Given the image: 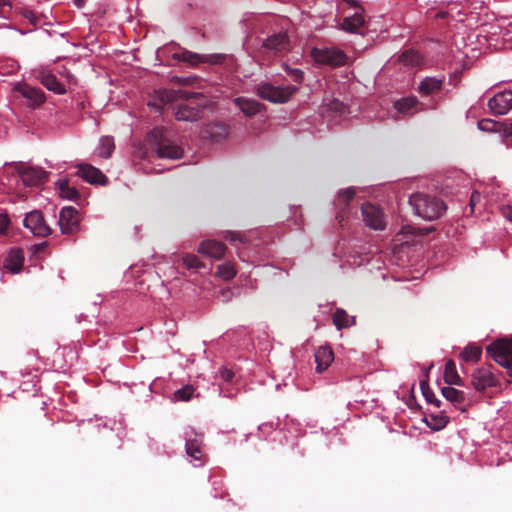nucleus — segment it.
Segmentation results:
<instances>
[{
    "label": "nucleus",
    "instance_id": "12",
    "mask_svg": "<svg viewBox=\"0 0 512 512\" xmlns=\"http://www.w3.org/2000/svg\"><path fill=\"white\" fill-rule=\"evenodd\" d=\"M77 175L84 181L92 185H107L108 178L101 172L100 169L88 163H81L77 165Z\"/></svg>",
    "mask_w": 512,
    "mask_h": 512
},
{
    "label": "nucleus",
    "instance_id": "44",
    "mask_svg": "<svg viewBox=\"0 0 512 512\" xmlns=\"http://www.w3.org/2000/svg\"><path fill=\"white\" fill-rule=\"evenodd\" d=\"M221 378L226 382H231L234 378V372L231 369L222 367L220 369Z\"/></svg>",
    "mask_w": 512,
    "mask_h": 512
},
{
    "label": "nucleus",
    "instance_id": "21",
    "mask_svg": "<svg viewBox=\"0 0 512 512\" xmlns=\"http://www.w3.org/2000/svg\"><path fill=\"white\" fill-rule=\"evenodd\" d=\"M202 442H203L202 436L194 434L193 438L189 437L186 439V444H185L187 455L190 458H192L193 460L199 461L200 462L199 465L202 464V459L204 456Z\"/></svg>",
    "mask_w": 512,
    "mask_h": 512
},
{
    "label": "nucleus",
    "instance_id": "40",
    "mask_svg": "<svg viewBox=\"0 0 512 512\" xmlns=\"http://www.w3.org/2000/svg\"><path fill=\"white\" fill-rule=\"evenodd\" d=\"M194 392V388L190 385H187L185 387H182L181 389H178L174 396L177 400L180 401H189L192 398Z\"/></svg>",
    "mask_w": 512,
    "mask_h": 512
},
{
    "label": "nucleus",
    "instance_id": "13",
    "mask_svg": "<svg viewBox=\"0 0 512 512\" xmlns=\"http://www.w3.org/2000/svg\"><path fill=\"white\" fill-rule=\"evenodd\" d=\"M490 111L495 115H504L512 110V90L496 94L488 101Z\"/></svg>",
    "mask_w": 512,
    "mask_h": 512
},
{
    "label": "nucleus",
    "instance_id": "1",
    "mask_svg": "<svg viewBox=\"0 0 512 512\" xmlns=\"http://www.w3.org/2000/svg\"><path fill=\"white\" fill-rule=\"evenodd\" d=\"M160 100L164 103L183 100L177 105L175 118L179 121H196L203 115L205 108V99L199 93H189L187 91L163 90L159 92Z\"/></svg>",
    "mask_w": 512,
    "mask_h": 512
},
{
    "label": "nucleus",
    "instance_id": "20",
    "mask_svg": "<svg viewBox=\"0 0 512 512\" xmlns=\"http://www.w3.org/2000/svg\"><path fill=\"white\" fill-rule=\"evenodd\" d=\"M316 372L322 373L333 362L334 354L330 347L322 346L315 351Z\"/></svg>",
    "mask_w": 512,
    "mask_h": 512
},
{
    "label": "nucleus",
    "instance_id": "19",
    "mask_svg": "<svg viewBox=\"0 0 512 512\" xmlns=\"http://www.w3.org/2000/svg\"><path fill=\"white\" fill-rule=\"evenodd\" d=\"M263 48L274 52H283L289 49V39L286 33H277L269 36L263 42Z\"/></svg>",
    "mask_w": 512,
    "mask_h": 512
},
{
    "label": "nucleus",
    "instance_id": "8",
    "mask_svg": "<svg viewBox=\"0 0 512 512\" xmlns=\"http://www.w3.org/2000/svg\"><path fill=\"white\" fill-rule=\"evenodd\" d=\"M59 227L63 234L75 233L79 228V213L72 206L63 207L59 214Z\"/></svg>",
    "mask_w": 512,
    "mask_h": 512
},
{
    "label": "nucleus",
    "instance_id": "43",
    "mask_svg": "<svg viewBox=\"0 0 512 512\" xmlns=\"http://www.w3.org/2000/svg\"><path fill=\"white\" fill-rule=\"evenodd\" d=\"M481 201V194L477 191H473L471 196H470V202H469V205H470V208H471V213L474 212V208L475 206L480 203Z\"/></svg>",
    "mask_w": 512,
    "mask_h": 512
},
{
    "label": "nucleus",
    "instance_id": "16",
    "mask_svg": "<svg viewBox=\"0 0 512 512\" xmlns=\"http://www.w3.org/2000/svg\"><path fill=\"white\" fill-rule=\"evenodd\" d=\"M354 196V188H347L338 193L337 199L335 200L334 204L338 209L336 219L340 224L345 220L347 216V210L349 209L350 202L353 200Z\"/></svg>",
    "mask_w": 512,
    "mask_h": 512
},
{
    "label": "nucleus",
    "instance_id": "36",
    "mask_svg": "<svg viewBox=\"0 0 512 512\" xmlns=\"http://www.w3.org/2000/svg\"><path fill=\"white\" fill-rule=\"evenodd\" d=\"M400 61L403 62L405 65L416 66L420 64L421 57L417 52L413 50H408L401 54Z\"/></svg>",
    "mask_w": 512,
    "mask_h": 512
},
{
    "label": "nucleus",
    "instance_id": "26",
    "mask_svg": "<svg viewBox=\"0 0 512 512\" xmlns=\"http://www.w3.org/2000/svg\"><path fill=\"white\" fill-rule=\"evenodd\" d=\"M419 104L416 97H407L396 101L394 107L399 113L410 115L418 111L417 107Z\"/></svg>",
    "mask_w": 512,
    "mask_h": 512
},
{
    "label": "nucleus",
    "instance_id": "3",
    "mask_svg": "<svg viewBox=\"0 0 512 512\" xmlns=\"http://www.w3.org/2000/svg\"><path fill=\"white\" fill-rule=\"evenodd\" d=\"M486 353L512 377V339H500L486 347Z\"/></svg>",
    "mask_w": 512,
    "mask_h": 512
},
{
    "label": "nucleus",
    "instance_id": "48",
    "mask_svg": "<svg viewBox=\"0 0 512 512\" xmlns=\"http://www.w3.org/2000/svg\"><path fill=\"white\" fill-rule=\"evenodd\" d=\"M505 217L512 222V206H509L504 211Z\"/></svg>",
    "mask_w": 512,
    "mask_h": 512
},
{
    "label": "nucleus",
    "instance_id": "22",
    "mask_svg": "<svg viewBox=\"0 0 512 512\" xmlns=\"http://www.w3.org/2000/svg\"><path fill=\"white\" fill-rule=\"evenodd\" d=\"M234 104L247 117H252V116L258 114L264 108V105L261 104L260 102L253 100V99H248L245 97L235 98Z\"/></svg>",
    "mask_w": 512,
    "mask_h": 512
},
{
    "label": "nucleus",
    "instance_id": "29",
    "mask_svg": "<svg viewBox=\"0 0 512 512\" xmlns=\"http://www.w3.org/2000/svg\"><path fill=\"white\" fill-rule=\"evenodd\" d=\"M443 84V79H438L434 77H426L419 84V92L425 95H430L435 91L441 89Z\"/></svg>",
    "mask_w": 512,
    "mask_h": 512
},
{
    "label": "nucleus",
    "instance_id": "32",
    "mask_svg": "<svg viewBox=\"0 0 512 512\" xmlns=\"http://www.w3.org/2000/svg\"><path fill=\"white\" fill-rule=\"evenodd\" d=\"M115 148L114 139L109 136L102 137L97 149L98 155L102 158H109Z\"/></svg>",
    "mask_w": 512,
    "mask_h": 512
},
{
    "label": "nucleus",
    "instance_id": "25",
    "mask_svg": "<svg viewBox=\"0 0 512 512\" xmlns=\"http://www.w3.org/2000/svg\"><path fill=\"white\" fill-rule=\"evenodd\" d=\"M332 320L338 330L349 328L356 322L355 317L348 315V313L342 308H337L335 310L332 315Z\"/></svg>",
    "mask_w": 512,
    "mask_h": 512
},
{
    "label": "nucleus",
    "instance_id": "7",
    "mask_svg": "<svg viewBox=\"0 0 512 512\" xmlns=\"http://www.w3.org/2000/svg\"><path fill=\"white\" fill-rule=\"evenodd\" d=\"M17 173L25 186L34 187L46 182L47 172L41 168L21 164L17 167Z\"/></svg>",
    "mask_w": 512,
    "mask_h": 512
},
{
    "label": "nucleus",
    "instance_id": "34",
    "mask_svg": "<svg viewBox=\"0 0 512 512\" xmlns=\"http://www.w3.org/2000/svg\"><path fill=\"white\" fill-rule=\"evenodd\" d=\"M59 194L62 198L71 201H76L80 197L78 190L75 187L69 186L67 182H61L59 184Z\"/></svg>",
    "mask_w": 512,
    "mask_h": 512
},
{
    "label": "nucleus",
    "instance_id": "41",
    "mask_svg": "<svg viewBox=\"0 0 512 512\" xmlns=\"http://www.w3.org/2000/svg\"><path fill=\"white\" fill-rule=\"evenodd\" d=\"M433 423L427 421L428 426L434 430H440L448 423V417L446 416H433L431 415Z\"/></svg>",
    "mask_w": 512,
    "mask_h": 512
},
{
    "label": "nucleus",
    "instance_id": "17",
    "mask_svg": "<svg viewBox=\"0 0 512 512\" xmlns=\"http://www.w3.org/2000/svg\"><path fill=\"white\" fill-rule=\"evenodd\" d=\"M226 250L227 247L225 246V244L216 240L203 241L200 243L198 249L199 253L214 258L216 260L221 259L224 256Z\"/></svg>",
    "mask_w": 512,
    "mask_h": 512
},
{
    "label": "nucleus",
    "instance_id": "49",
    "mask_svg": "<svg viewBox=\"0 0 512 512\" xmlns=\"http://www.w3.org/2000/svg\"><path fill=\"white\" fill-rule=\"evenodd\" d=\"M65 77H66L67 82H68L69 84H71V83H75V78H74V76H73L70 72L66 71V73H65Z\"/></svg>",
    "mask_w": 512,
    "mask_h": 512
},
{
    "label": "nucleus",
    "instance_id": "31",
    "mask_svg": "<svg viewBox=\"0 0 512 512\" xmlns=\"http://www.w3.org/2000/svg\"><path fill=\"white\" fill-rule=\"evenodd\" d=\"M481 354V347L476 345H468L461 352L460 356L465 362L475 363L480 359Z\"/></svg>",
    "mask_w": 512,
    "mask_h": 512
},
{
    "label": "nucleus",
    "instance_id": "10",
    "mask_svg": "<svg viewBox=\"0 0 512 512\" xmlns=\"http://www.w3.org/2000/svg\"><path fill=\"white\" fill-rule=\"evenodd\" d=\"M14 90L27 100L29 107H38L46 101L45 93L41 88L31 86L27 83H17Z\"/></svg>",
    "mask_w": 512,
    "mask_h": 512
},
{
    "label": "nucleus",
    "instance_id": "14",
    "mask_svg": "<svg viewBox=\"0 0 512 512\" xmlns=\"http://www.w3.org/2000/svg\"><path fill=\"white\" fill-rule=\"evenodd\" d=\"M497 384L498 380L490 368H478L472 374V385L477 391H484L497 386Z\"/></svg>",
    "mask_w": 512,
    "mask_h": 512
},
{
    "label": "nucleus",
    "instance_id": "6",
    "mask_svg": "<svg viewBox=\"0 0 512 512\" xmlns=\"http://www.w3.org/2000/svg\"><path fill=\"white\" fill-rule=\"evenodd\" d=\"M227 56L225 54L214 53L201 55L189 50H183L173 54V59L185 62L191 66H197L200 63H208L210 65H218L225 62Z\"/></svg>",
    "mask_w": 512,
    "mask_h": 512
},
{
    "label": "nucleus",
    "instance_id": "15",
    "mask_svg": "<svg viewBox=\"0 0 512 512\" xmlns=\"http://www.w3.org/2000/svg\"><path fill=\"white\" fill-rule=\"evenodd\" d=\"M155 151L159 158L176 160L183 156V149L167 139H159Z\"/></svg>",
    "mask_w": 512,
    "mask_h": 512
},
{
    "label": "nucleus",
    "instance_id": "45",
    "mask_svg": "<svg viewBox=\"0 0 512 512\" xmlns=\"http://www.w3.org/2000/svg\"><path fill=\"white\" fill-rule=\"evenodd\" d=\"M9 225V219L5 215H0V233H3Z\"/></svg>",
    "mask_w": 512,
    "mask_h": 512
},
{
    "label": "nucleus",
    "instance_id": "42",
    "mask_svg": "<svg viewBox=\"0 0 512 512\" xmlns=\"http://www.w3.org/2000/svg\"><path fill=\"white\" fill-rule=\"evenodd\" d=\"M285 70L294 82L301 83L303 81L304 73L302 70L289 67H286Z\"/></svg>",
    "mask_w": 512,
    "mask_h": 512
},
{
    "label": "nucleus",
    "instance_id": "30",
    "mask_svg": "<svg viewBox=\"0 0 512 512\" xmlns=\"http://www.w3.org/2000/svg\"><path fill=\"white\" fill-rule=\"evenodd\" d=\"M212 141L218 142L229 134V127L224 123H214L208 126L206 130Z\"/></svg>",
    "mask_w": 512,
    "mask_h": 512
},
{
    "label": "nucleus",
    "instance_id": "11",
    "mask_svg": "<svg viewBox=\"0 0 512 512\" xmlns=\"http://www.w3.org/2000/svg\"><path fill=\"white\" fill-rule=\"evenodd\" d=\"M361 212L367 226L374 230L385 228L384 214L379 207L367 202L361 206Z\"/></svg>",
    "mask_w": 512,
    "mask_h": 512
},
{
    "label": "nucleus",
    "instance_id": "27",
    "mask_svg": "<svg viewBox=\"0 0 512 512\" xmlns=\"http://www.w3.org/2000/svg\"><path fill=\"white\" fill-rule=\"evenodd\" d=\"M444 381L448 385H463V381L457 372L456 364L452 359H449L445 364Z\"/></svg>",
    "mask_w": 512,
    "mask_h": 512
},
{
    "label": "nucleus",
    "instance_id": "47",
    "mask_svg": "<svg viewBox=\"0 0 512 512\" xmlns=\"http://www.w3.org/2000/svg\"><path fill=\"white\" fill-rule=\"evenodd\" d=\"M460 74H461V73H460V72H458V71L454 72V74H453L452 76H450L449 82H450L451 84H453L454 86H456V85H457V82H458V81H459V79H460Z\"/></svg>",
    "mask_w": 512,
    "mask_h": 512
},
{
    "label": "nucleus",
    "instance_id": "38",
    "mask_svg": "<svg viewBox=\"0 0 512 512\" xmlns=\"http://www.w3.org/2000/svg\"><path fill=\"white\" fill-rule=\"evenodd\" d=\"M183 264L188 269H200L204 267L203 262L199 260L196 255L193 254H185L182 258Z\"/></svg>",
    "mask_w": 512,
    "mask_h": 512
},
{
    "label": "nucleus",
    "instance_id": "39",
    "mask_svg": "<svg viewBox=\"0 0 512 512\" xmlns=\"http://www.w3.org/2000/svg\"><path fill=\"white\" fill-rule=\"evenodd\" d=\"M222 237L229 241L232 245H237L238 243L239 244H243L246 242V238L244 237V235H242L241 233L239 232H234V231H226L223 233Z\"/></svg>",
    "mask_w": 512,
    "mask_h": 512
},
{
    "label": "nucleus",
    "instance_id": "18",
    "mask_svg": "<svg viewBox=\"0 0 512 512\" xmlns=\"http://www.w3.org/2000/svg\"><path fill=\"white\" fill-rule=\"evenodd\" d=\"M40 83L46 87L49 91H52L56 94L63 95L66 93L65 86L57 79V77L49 72L42 71L37 76Z\"/></svg>",
    "mask_w": 512,
    "mask_h": 512
},
{
    "label": "nucleus",
    "instance_id": "9",
    "mask_svg": "<svg viewBox=\"0 0 512 512\" xmlns=\"http://www.w3.org/2000/svg\"><path fill=\"white\" fill-rule=\"evenodd\" d=\"M23 224L35 236L46 237L51 234L50 227L46 224L42 213L38 210L28 213Z\"/></svg>",
    "mask_w": 512,
    "mask_h": 512
},
{
    "label": "nucleus",
    "instance_id": "24",
    "mask_svg": "<svg viewBox=\"0 0 512 512\" xmlns=\"http://www.w3.org/2000/svg\"><path fill=\"white\" fill-rule=\"evenodd\" d=\"M441 393L446 398V400L451 402L456 408L464 411L462 405L465 403V394L463 391L451 386H447L441 389Z\"/></svg>",
    "mask_w": 512,
    "mask_h": 512
},
{
    "label": "nucleus",
    "instance_id": "5",
    "mask_svg": "<svg viewBox=\"0 0 512 512\" xmlns=\"http://www.w3.org/2000/svg\"><path fill=\"white\" fill-rule=\"evenodd\" d=\"M311 55L315 62L333 67L345 65L347 61L346 54L334 47L313 48Z\"/></svg>",
    "mask_w": 512,
    "mask_h": 512
},
{
    "label": "nucleus",
    "instance_id": "35",
    "mask_svg": "<svg viewBox=\"0 0 512 512\" xmlns=\"http://www.w3.org/2000/svg\"><path fill=\"white\" fill-rule=\"evenodd\" d=\"M420 389L428 403L434 404L436 407H440L441 401L436 398L435 394L430 389L428 379L420 381Z\"/></svg>",
    "mask_w": 512,
    "mask_h": 512
},
{
    "label": "nucleus",
    "instance_id": "51",
    "mask_svg": "<svg viewBox=\"0 0 512 512\" xmlns=\"http://www.w3.org/2000/svg\"><path fill=\"white\" fill-rule=\"evenodd\" d=\"M5 4H6L5 0H0V6L5 5Z\"/></svg>",
    "mask_w": 512,
    "mask_h": 512
},
{
    "label": "nucleus",
    "instance_id": "33",
    "mask_svg": "<svg viewBox=\"0 0 512 512\" xmlns=\"http://www.w3.org/2000/svg\"><path fill=\"white\" fill-rule=\"evenodd\" d=\"M237 274L235 266L231 262H225L218 266L217 268V276L228 281L234 278Z\"/></svg>",
    "mask_w": 512,
    "mask_h": 512
},
{
    "label": "nucleus",
    "instance_id": "4",
    "mask_svg": "<svg viewBox=\"0 0 512 512\" xmlns=\"http://www.w3.org/2000/svg\"><path fill=\"white\" fill-rule=\"evenodd\" d=\"M297 90L298 88L293 85L277 87L270 83H265L257 86L256 93L263 100L272 103H286Z\"/></svg>",
    "mask_w": 512,
    "mask_h": 512
},
{
    "label": "nucleus",
    "instance_id": "37",
    "mask_svg": "<svg viewBox=\"0 0 512 512\" xmlns=\"http://www.w3.org/2000/svg\"><path fill=\"white\" fill-rule=\"evenodd\" d=\"M502 125V123L491 119H482L478 122V128L486 132L500 131Z\"/></svg>",
    "mask_w": 512,
    "mask_h": 512
},
{
    "label": "nucleus",
    "instance_id": "46",
    "mask_svg": "<svg viewBox=\"0 0 512 512\" xmlns=\"http://www.w3.org/2000/svg\"><path fill=\"white\" fill-rule=\"evenodd\" d=\"M330 108L341 112L344 108V105L342 102H340L338 100H334L333 102H331Z\"/></svg>",
    "mask_w": 512,
    "mask_h": 512
},
{
    "label": "nucleus",
    "instance_id": "2",
    "mask_svg": "<svg viewBox=\"0 0 512 512\" xmlns=\"http://www.w3.org/2000/svg\"><path fill=\"white\" fill-rule=\"evenodd\" d=\"M409 204L417 216L429 221L441 217L446 210V205L442 200L420 192L409 197Z\"/></svg>",
    "mask_w": 512,
    "mask_h": 512
},
{
    "label": "nucleus",
    "instance_id": "23",
    "mask_svg": "<svg viewBox=\"0 0 512 512\" xmlns=\"http://www.w3.org/2000/svg\"><path fill=\"white\" fill-rule=\"evenodd\" d=\"M24 262V253L21 249H12L6 260L5 267L13 273L21 270Z\"/></svg>",
    "mask_w": 512,
    "mask_h": 512
},
{
    "label": "nucleus",
    "instance_id": "28",
    "mask_svg": "<svg viewBox=\"0 0 512 512\" xmlns=\"http://www.w3.org/2000/svg\"><path fill=\"white\" fill-rule=\"evenodd\" d=\"M365 24L362 14L355 13L352 16L345 17L341 24L342 29L346 32L357 33L361 27Z\"/></svg>",
    "mask_w": 512,
    "mask_h": 512
},
{
    "label": "nucleus",
    "instance_id": "50",
    "mask_svg": "<svg viewBox=\"0 0 512 512\" xmlns=\"http://www.w3.org/2000/svg\"><path fill=\"white\" fill-rule=\"evenodd\" d=\"M25 17L28 18L31 22H34V14L31 11L26 12Z\"/></svg>",
    "mask_w": 512,
    "mask_h": 512
}]
</instances>
